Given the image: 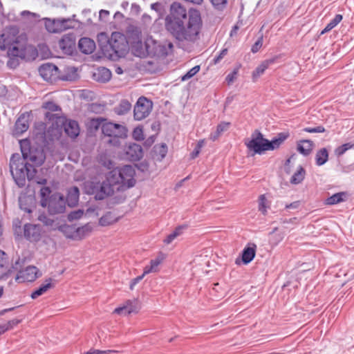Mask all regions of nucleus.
Wrapping results in <instances>:
<instances>
[{
    "label": "nucleus",
    "instance_id": "1",
    "mask_svg": "<svg viewBox=\"0 0 354 354\" xmlns=\"http://www.w3.org/2000/svg\"><path fill=\"white\" fill-rule=\"evenodd\" d=\"M166 30L180 41H194L202 26L201 13L196 9L186 8L179 2H173L165 17Z\"/></svg>",
    "mask_w": 354,
    "mask_h": 354
},
{
    "label": "nucleus",
    "instance_id": "2",
    "mask_svg": "<svg viewBox=\"0 0 354 354\" xmlns=\"http://www.w3.org/2000/svg\"><path fill=\"white\" fill-rule=\"evenodd\" d=\"M136 172L131 165L116 167L106 174L102 181H91L86 186V193L101 201L113 194L115 189L123 191L135 185Z\"/></svg>",
    "mask_w": 354,
    "mask_h": 354
},
{
    "label": "nucleus",
    "instance_id": "3",
    "mask_svg": "<svg viewBox=\"0 0 354 354\" xmlns=\"http://www.w3.org/2000/svg\"><path fill=\"white\" fill-rule=\"evenodd\" d=\"M26 43V34L19 33V29L15 26L5 28L0 35V49L7 50L9 56H23Z\"/></svg>",
    "mask_w": 354,
    "mask_h": 354
},
{
    "label": "nucleus",
    "instance_id": "4",
    "mask_svg": "<svg viewBox=\"0 0 354 354\" xmlns=\"http://www.w3.org/2000/svg\"><path fill=\"white\" fill-rule=\"evenodd\" d=\"M128 51L129 46L125 37L117 32L112 33L109 43L102 48L104 56L113 61L124 57Z\"/></svg>",
    "mask_w": 354,
    "mask_h": 354
},
{
    "label": "nucleus",
    "instance_id": "5",
    "mask_svg": "<svg viewBox=\"0 0 354 354\" xmlns=\"http://www.w3.org/2000/svg\"><path fill=\"white\" fill-rule=\"evenodd\" d=\"M51 189L49 187H43L40 189V205L43 207H47L51 215L64 213L66 209V201L64 195L56 192L50 194Z\"/></svg>",
    "mask_w": 354,
    "mask_h": 354
},
{
    "label": "nucleus",
    "instance_id": "6",
    "mask_svg": "<svg viewBox=\"0 0 354 354\" xmlns=\"http://www.w3.org/2000/svg\"><path fill=\"white\" fill-rule=\"evenodd\" d=\"M35 166L36 165L28 160L21 159L19 153L12 154L10 160V169L13 178L18 172L20 175H26L28 178H32L36 173Z\"/></svg>",
    "mask_w": 354,
    "mask_h": 354
},
{
    "label": "nucleus",
    "instance_id": "7",
    "mask_svg": "<svg viewBox=\"0 0 354 354\" xmlns=\"http://www.w3.org/2000/svg\"><path fill=\"white\" fill-rule=\"evenodd\" d=\"M147 56L155 57H165L169 55L173 48L171 42H160L152 38L147 37Z\"/></svg>",
    "mask_w": 354,
    "mask_h": 354
},
{
    "label": "nucleus",
    "instance_id": "8",
    "mask_svg": "<svg viewBox=\"0 0 354 354\" xmlns=\"http://www.w3.org/2000/svg\"><path fill=\"white\" fill-rule=\"evenodd\" d=\"M21 151L24 160H28L37 167L44 162L46 156L44 151L30 147L26 140L21 142Z\"/></svg>",
    "mask_w": 354,
    "mask_h": 354
},
{
    "label": "nucleus",
    "instance_id": "9",
    "mask_svg": "<svg viewBox=\"0 0 354 354\" xmlns=\"http://www.w3.org/2000/svg\"><path fill=\"white\" fill-rule=\"evenodd\" d=\"M23 263L24 261L21 262V259L19 258L18 260L15 261V264L12 265L13 269L16 270H19L18 274L15 277V280L19 283L34 281L37 278H38V269L35 266H30L24 270H21V263Z\"/></svg>",
    "mask_w": 354,
    "mask_h": 354
},
{
    "label": "nucleus",
    "instance_id": "10",
    "mask_svg": "<svg viewBox=\"0 0 354 354\" xmlns=\"http://www.w3.org/2000/svg\"><path fill=\"white\" fill-rule=\"evenodd\" d=\"M245 145L248 149L252 151L255 154L261 155L266 151L269 150L267 139L264 138L263 134L257 130L252 135L251 140Z\"/></svg>",
    "mask_w": 354,
    "mask_h": 354
},
{
    "label": "nucleus",
    "instance_id": "11",
    "mask_svg": "<svg viewBox=\"0 0 354 354\" xmlns=\"http://www.w3.org/2000/svg\"><path fill=\"white\" fill-rule=\"evenodd\" d=\"M39 73L46 81L54 82L59 78V68L51 63H45L39 66Z\"/></svg>",
    "mask_w": 354,
    "mask_h": 354
},
{
    "label": "nucleus",
    "instance_id": "12",
    "mask_svg": "<svg viewBox=\"0 0 354 354\" xmlns=\"http://www.w3.org/2000/svg\"><path fill=\"white\" fill-rule=\"evenodd\" d=\"M101 129L104 138L116 135H126L127 133V129L124 126L112 122L102 124Z\"/></svg>",
    "mask_w": 354,
    "mask_h": 354
},
{
    "label": "nucleus",
    "instance_id": "13",
    "mask_svg": "<svg viewBox=\"0 0 354 354\" xmlns=\"http://www.w3.org/2000/svg\"><path fill=\"white\" fill-rule=\"evenodd\" d=\"M31 113L32 112H24L17 118L13 131L15 136H20L28 130Z\"/></svg>",
    "mask_w": 354,
    "mask_h": 354
},
{
    "label": "nucleus",
    "instance_id": "14",
    "mask_svg": "<svg viewBox=\"0 0 354 354\" xmlns=\"http://www.w3.org/2000/svg\"><path fill=\"white\" fill-rule=\"evenodd\" d=\"M71 20L68 19H57L53 21L48 20L46 22V28L50 32H58L65 30L70 28L68 23Z\"/></svg>",
    "mask_w": 354,
    "mask_h": 354
},
{
    "label": "nucleus",
    "instance_id": "15",
    "mask_svg": "<svg viewBox=\"0 0 354 354\" xmlns=\"http://www.w3.org/2000/svg\"><path fill=\"white\" fill-rule=\"evenodd\" d=\"M25 238L31 241H38L41 238V227L39 225L26 223L24 226Z\"/></svg>",
    "mask_w": 354,
    "mask_h": 354
},
{
    "label": "nucleus",
    "instance_id": "16",
    "mask_svg": "<svg viewBox=\"0 0 354 354\" xmlns=\"http://www.w3.org/2000/svg\"><path fill=\"white\" fill-rule=\"evenodd\" d=\"M127 159L130 161H138L143 156L142 147L136 143H129L125 149Z\"/></svg>",
    "mask_w": 354,
    "mask_h": 354
},
{
    "label": "nucleus",
    "instance_id": "17",
    "mask_svg": "<svg viewBox=\"0 0 354 354\" xmlns=\"http://www.w3.org/2000/svg\"><path fill=\"white\" fill-rule=\"evenodd\" d=\"M257 245L253 243H249L243 250L241 253V259L244 264L250 263L255 257Z\"/></svg>",
    "mask_w": 354,
    "mask_h": 354
},
{
    "label": "nucleus",
    "instance_id": "18",
    "mask_svg": "<svg viewBox=\"0 0 354 354\" xmlns=\"http://www.w3.org/2000/svg\"><path fill=\"white\" fill-rule=\"evenodd\" d=\"M147 38L143 42L142 41H137L131 45L132 53L139 57H147Z\"/></svg>",
    "mask_w": 354,
    "mask_h": 354
},
{
    "label": "nucleus",
    "instance_id": "19",
    "mask_svg": "<svg viewBox=\"0 0 354 354\" xmlns=\"http://www.w3.org/2000/svg\"><path fill=\"white\" fill-rule=\"evenodd\" d=\"M80 198V189L77 187L73 186L68 189L67 196L65 198L66 203L69 207H75L78 204Z\"/></svg>",
    "mask_w": 354,
    "mask_h": 354
},
{
    "label": "nucleus",
    "instance_id": "20",
    "mask_svg": "<svg viewBox=\"0 0 354 354\" xmlns=\"http://www.w3.org/2000/svg\"><path fill=\"white\" fill-rule=\"evenodd\" d=\"M138 301L137 300H128L126 302V305L116 308L114 310V313L117 314H122L124 313L125 315H129L132 313H136L138 311Z\"/></svg>",
    "mask_w": 354,
    "mask_h": 354
},
{
    "label": "nucleus",
    "instance_id": "21",
    "mask_svg": "<svg viewBox=\"0 0 354 354\" xmlns=\"http://www.w3.org/2000/svg\"><path fill=\"white\" fill-rule=\"evenodd\" d=\"M78 47L83 53L91 54L95 49V43L90 38L83 37L80 39Z\"/></svg>",
    "mask_w": 354,
    "mask_h": 354
},
{
    "label": "nucleus",
    "instance_id": "22",
    "mask_svg": "<svg viewBox=\"0 0 354 354\" xmlns=\"http://www.w3.org/2000/svg\"><path fill=\"white\" fill-rule=\"evenodd\" d=\"M55 280L52 278H48L45 280L44 283L41 284L38 288L35 290L31 293V298L33 299H37L38 297L42 295L44 293H45L48 289L53 288L54 286V284L53 283V281Z\"/></svg>",
    "mask_w": 354,
    "mask_h": 354
},
{
    "label": "nucleus",
    "instance_id": "23",
    "mask_svg": "<svg viewBox=\"0 0 354 354\" xmlns=\"http://www.w3.org/2000/svg\"><path fill=\"white\" fill-rule=\"evenodd\" d=\"M288 136L289 135L288 133L281 132L278 133L277 136L270 141L267 139L268 149L274 150L278 149L280 145L288 138Z\"/></svg>",
    "mask_w": 354,
    "mask_h": 354
},
{
    "label": "nucleus",
    "instance_id": "24",
    "mask_svg": "<svg viewBox=\"0 0 354 354\" xmlns=\"http://www.w3.org/2000/svg\"><path fill=\"white\" fill-rule=\"evenodd\" d=\"M64 131L69 137L75 138L80 134L79 124L75 120H69L64 124Z\"/></svg>",
    "mask_w": 354,
    "mask_h": 354
},
{
    "label": "nucleus",
    "instance_id": "25",
    "mask_svg": "<svg viewBox=\"0 0 354 354\" xmlns=\"http://www.w3.org/2000/svg\"><path fill=\"white\" fill-rule=\"evenodd\" d=\"M277 57H273L272 59H266L263 61L252 73V78L254 81L259 77L268 66L275 62Z\"/></svg>",
    "mask_w": 354,
    "mask_h": 354
},
{
    "label": "nucleus",
    "instance_id": "26",
    "mask_svg": "<svg viewBox=\"0 0 354 354\" xmlns=\"http://www.w3.org/2000/svg\"><path fill=\"white\" fill-rule=\"evenodd\" d=\"M153 108V102L146 97L138 98L135 104L133 111H151Z\"/></svg>",
    "mask_w": 354,
    "mask_h": 354
},
{
    "label": "nucleus",
    "instance_id": "27",
    "mask_svg": "<svg viewBox=\"0 0 354 354\" xmlns=\"http://www.w3.org/2000/svg\"><path fill=\"white\" fill-rule=\"evenodd\" d=\"M59 230L66 236V238L76 241V225L64 224L60 225Z\"/></svg>",
    "mask_w": 354,
    "mask_h": 354
},
{
    "label": "nucleus",
    "instance_id": "28",
    "mask_svg": "<svg viewBox=\"0 0 354 354\" xmlns=\"http://www.w3.org/2000/svg\"><path fill=\"white\" fill-rule=\"evenodd\" d=\"M348 197V194L346 192H341L336 193L326 200V204L328 205H333L339 203L346 201Z\"/></svg>",
    "mask_w": 354,
    "mask_h": 354
},
{
    "label": "nucleus",
    "instance_id": "29",
    "mask_svg": "<svg viewBox=\"0 0 354 354\" xmlns=\"http://www.w3.org/2000/svg\"><path fill=\"white\" fill-rule=\"evenodd\" d=\"M94 79L100 82H106L111 77V71L106 68H100L93 73Z\"/></svg>",
    "mask_w": 354,
    "mask_h": 354
},
{
    "label": "nucleus",
    "instance_id": "30",
    "mask_svg": "<svg viewBox=\"0 0 354 354\" xmlns=\"http://www.w3.org/2000/svg\"><path fill=\"white\" fill-rule=\"evenodd\" d=\"M313 142L310 140H301L297 144V151L304 156H308L313 150Z\"/></svg>",
    "mask_w": 354,
    "mask_h": 354
},
{
    "label": "nucleus",
    "instance_id": "31",
    "mask_svg": "<svg viewBox=\"0 0 354 354\" xmlns=\"http://www.w3.org/2000/svg\"><path fill=\"white\" fill-rule=\"evenodd\" d=\"M93 230V226L86 223L81 227L76 226V241L82 240L90 235Z\"/></svg>",
    "mask_w": 354,
    "mask_h": 354
},
{
    "label": "nucleus",
    "instance_id": "32",
    "mask_svg": "<svg viewBox=\"0 0 354 354\" xmlns=\"http://www.w3.org/2000/svg\"><path fill=\"white\" fill-rule=\"evenodd\" d=\"M328 151L326 148L319 149L315 154V164L317 166H322L328 160Z\"/></svg>",
    "mask_w": 354,
    "mask_h": 354
},
{
    "label": "nucleus",
    "instance_id": "33",
    "mask_svg": "<svg viewBox=\"0 0 354 354\" xmlns=\"http://www.w3.org/2000/svg\"><path fill=\"white\" fill-rule=\"evenodd\" d=\"M153 152L155 153V158L161 161L167 153V146L165 143H162L160 145H156L153 147Z\"/></svg>",
    "mask_w": 354,
    "mask_h": 354
},
{
    "label": "nucleus",
    "instance_id": "34",
    "mask_svg": "<svg viewBox=\"0 0 354 354\" xmlns=\"http://www.w3.org/2000/svg\"><path fill=\"white\" fill-rule=\"evenodd\" d=\"M305 174V169L301 166H299L297 171L291 177L290 183L295 185L301 183L304 179Z\"/></svg>",
    "mask_w": 354,
    "mask_h": 354
},
{
    "label": "nucleus",
    "instance_id": "35",
    "mask_svg": "<svg viewBox=\"0 0 354 354\" xmlns=\"http://www.w3.org/2000/svg\"><path fill=\"white\" fill-rule=\"evenodd\" d=\"M116 218L111 212H107L99 219V224L101 226H107L116 221Z\"/></svg>",
    "mask_w": 354,
    "mask_h": 354
},
{
    "label": "nucleus",
    "instance_id": "36",
    "mask_svg": "<svg viewBox=\"0 0 354 354\" xmlns=\"http://www.w3.org/2000/svg\"><path fill=\"white\" fill-rule=\"evenodd\" d=\"M161 261L162 259L158 257L151 260L150 265L145 267L144 274L157 272L158 267L160 264Z\"/></svg>",
    "mask_w": 354,
    "mask_h": 354
},
{
    "label": "nucleus",
    "instance_id": "37",
    "mask_svg": "<svg viewBox=\"0 0 354 354\" xmlns=\"http://www.w3.org/2000/svg\"><path fill=\"white\" fill-rule=\"evenodd\" d=\"M342 19L341 15H336L335 17L327 24L325 28L321 32V35H323L335 28Z\"/></svg>",
    "mask_w": 354,
    "mask_h": 354
},
{
    "label": "nucleus",
    "instance_id": "38",
    "mask_svg": "<svg viewBox=\"0 0 354 354\" xmlns=\"http://www.w3.org/2000/svg\"><path fill=\"white\" fill-rule=\"evenodd\" d=\"M126 135H116L111 137H105V142L112 146L117 147L120 145V139L125 138Z\"/></svg>",
    "mask_w": 354,
    "mask_h": 354
},
{
    "label": "nucleus",
    "instance_id": "39",
    "mask_svg": "<svg viewBox=\"0 0 354 354\" xmlns=\"http://www.w3.org/2000/svg\"><path fill=\"white\" fill-rule=\"evenodd\" d=\"M41 107L46 111H62V108L53 101L44 102Z\"/></svg>",
    "mask_w": 354,
    "mask_h": 354
},
{
    "label": "nucleus",
    "instance_id": "40",
    "mask_svg": "<svg viewBox=\"0 0 354 354\" xmlns=\"http://www.w3.org/2000/svg\"><path fill=\"white\" fill-rule=\"evenodd\" d=\"M38 220L48 227H52L54 223V220L48 217L45 213L40 214L38 216Z\"/></svg>",
    "mask_w": 354,
    "mask_h": 354
},
{
    "label": "nucleus",
    "instance_id": "41",
    "mask_svg": "<svg viewBox=\"0 0 354 354\" xmlns=\"http://www.w3.org/2000/svg\"><path fill=\"white\" fill-rule=\"evenodd\" d=\"M266 202L267 199L266 196L264 195H261L259 199V210L264 215L267 212Z\"/></svg>",
    "mask_w": 354,
    "mask_h": 354
},
{
    "label": "nucleus",
    "instance_id": "42",
    "mask_svg": "<svg viewBox=\"0 0 354 354\" xmlns=\"http://www.w3.org/2000/svg\"><path fill=\"white\" fill-rule=\"evenodd\" d=\"M133 138L138 141H141L145 139L142 128L140 127H136L132 133Z\"/></svg>",
    "mask_w": 354,
    "mask_h": 354
},
{
    "label": "nucleus",
    "instance_id": "43",
    "mask_svg": "<svg viewBox=\"0 0 354 354\" xmlns=\"http://www.w3.org/2000/svg\"><path fill=\"white\" fill-rule=\"evenodd\" d=\"M200 71V66H195L191 68L185 75H184L181 80L186 81L194 76Z\"/></svg>",
    "mask_w": 354,
    "mask_h": 354
},
{
    "label": "nucleus",
    "instance_id": "44",
    "mask_svg": "<svg viewBox=\"0 0 354 354\" xmlns=\"http://www.w3.org/2000/svg\"><path fill=\"white\" fill-rule=\"evenodd\" d=\"M109 39L107 35L104 32H101L97 35V40L99 43V46L102 50L103 46L109 43Z\"/></svg>",
    "mask_w": 354,
    "mask_h": 354
},
{
    "label": "nucleus",
    "instance_id": "45",
    "mask_svg": "<svg viewBox=\"0 0 354 354\" xmlns=\"http://www.w3.org/2000/svg\"><path fill=\"white\" fill-rule=\"evenodd\" d=\"M83 214L84 212L81 209L73 211L68 214V218L69 221L77 220L83 216Z\"/></svg>",
    "mask_w": 354,
    "mask_h": 354
},
{
    "label": "nucleus",
    "instance_id": "46",
    "mask_svg": "<svg viewBox=\"0 0 354 354\" xmlns=\"http://www.w3.org/2000/svg\"><path fill=\"white\" fill-rule=\"evenodd\" d=\"M304 131L308 133H323L325 131V129L322 126H317L315 127H306Z\"/></svg>",
    "mask_w": 354,
    "mask_h": 354
},
{
    "label": "nucleus",
    "instance_id": "47",
    "mask_svg": "<svg viewBox=\"0 0 354 354\" xmlns=\"http://www.w3.org/2000/svg\"><path fill=\"white\" fill-rule=\"evenodd\" d=\"M212 5L218 10H221L227 3V0H209Z\"/></svg>",
    "mask_w": 354,
    "mask_h": 354
},
{
    "label": "nucleus",
    "instance_id": "48",
    "mask_svg": "<svg viewBox=\"0 0 354 354\" xmlns=\"http://www.w3.org/2000/svg\"><path fill=\"white\" fill-rule=\"evenodd\" d=\"M131 104L127 100H122L120 103L119 111H130Z\"/></svg>",
    "mask_w": 354,
    "mask_h": 354
},
{
    "label": "nucleus",
    "instance_id": "49",
    "mask_svg": "<svg viewBox=\"0 0 354 354\" xmlns=\"http://www.w3.org/2000/svg\"><path fill=\"white\" fill-rule=\"evenodd\" d=\"M263 44V37H261L252 46L251 50L253 53H257Z\"/></svg>",
    "mask_w": 354,
    "mask_h": 354
},
{
    "label": "nucleus",
    "instance_id": "50",
    "mask_svg": "<svg viewBox=\"0 0 354 354\" xmlns=\"http://www.w3.org/2000/svg\"><path fill=\"white\" fill-rule=\"evenodd\" d=\"M15 182L19 186V187H23L24 185H25V176H22V175H20V173L18 172V174H15Z\"/></svg>",
    "mask_w": 354,
    "mask_h": 354
},
{
    "label": "nucleus",
    "instance_id": "51",
    "mask_svg": "<svg viewBox=\"0 0 354 354\" xmlns=\"http://www.w3.org/2000/svg\"><path fill=\"white\" fill-rule=\"evenodd\" d=\"M116 352L117 351H114V350H104V351L90 350L84 354H109V353H116Z\"/></svg>",
    "mask_w": 354,
    "mask_h": 354
},
{
    "label": "nucleus",
    "instance_id": "52",
    "mask_svg": "<svg viewBox=\"0 0 354 354\" xmlns=\"http://www.w3.org/2000/svg\"><path fill=\"white\" fill-rule=\"evenodd\" d=\"M230 126V122H223L218 124L216 129L223 133L229 129Z\"/></svg>",
    "mask_w": 354,
    "mask_h": 354
},
{
    "label": "nucleus",
    "instance_id": "53",
    "mask_svg": "<svg viewBox=\"0 0 354 354\" xmlns=\"http://www.w3.org/2000/svg\"><path fill=\"white\" fill-rule=\"evenodd\" d=\"M150 112H133L134 118L140 120L149 116Z\"/></svg>",
    "mask_w": 354,
    "mask_h": 354
},
{
    "label": "nucleus",
    "instance_id": "54",
    "mask_svg": "<svg viewBox=\"0 0 354 354\" xmlns=\"http://www.w3.org/2000/svg\"><path fill=\"white\" fill-rule=\"evenodd\" d=\"M145 275V274H144L143 273L142 275L138 276L137 277L132 279L129 286L130 289L133 290L134 288V286L143 279Z\"/></svg>",
    "mask_w": 354,
    "mask_h": 354
},
{
    "label": "nucleus",
    "instance_id": "55",
    "mask_svg": "<svg viewBox=\"0 0 354 354\" xmlns=\"http://www.w3.org/2000/svg\"><path fill=\"white\" fill-rule=\"evenodd\" d=\"M187 228V225H179L177 227H176V229L174 230V231L173 232L178 237V236L181 235L183 234V230Z\"/></svg>",
    "mask_w": 354,
    "mask_h": 354
},
{
    "label": "nucleus",
    "instance_id": "56",
    "mask_svg": "<svg viewBox=\"0 0 354 354\" xmlns=\"http://www.w3.org/2000/svg\"><path fill=\"white\" fill-rule=\"evenodd\" d=\"M334 152H335V154L337 157H340V156H342L343 154H344L346 152V150L345 149L344 145H342L341 146H339L338 147H337L335 149Z\"/></svg>",
    "mask_w": 354,
    "mask_h": 354
},
{
    "label": "nucleus",
    "instance_id": "57",
    "mask_svg": "<svg viewBox=\"0 0 354 354\" xmlns=\"http://www.w3.org/2000/svg\"><path fill=\"white\" fill-rule=\"evenodd\" d=\"M222 134L218 130L216 129L214 132H212L209 135V139L212 141H216Z\"/></svg>",
    "mask_w": 354,
    "mask_h": 354
},
{
    "label": "nucleus",
    "instance_id": "58",
    "mask_svg": "<svg viewBox=\"0 0 354 354\" xmlns=\"http://www.w3.org/2000/svg\"><path fill=\"white\" fill-rule=\"evenodd\" d=\"M222 134L218 130L216 129L214 132H212L209 135V139L212 141H216Z\"/></svg>",
    "mask_w": 354,
    "mask_h": 354
},
{
    "label": "nucleus",
    "instance_id": "59",
    "mask_svg": "<svg viewBox=\"0 0 354 354\" xmlns=\"http://www.w3.org/2000/svg\"><path fill=\"white\" fill-rule=\"evenodd\" d=\"M20 323V320L17 319H13L12 320L8 321L6 323V325L8 326L9 330L12 328L14 326H17Z\"/></svg>",
    "mask_w": 354,
    "mask_h": 354
},
{
    "label": "nucleus",
    "instance_id": "60",
    "mask_svg": "<svg viewBox=\"0 0 354 354\" xmlns=\"http://www.w3.org/2000/svg\"><path fill=\"white\" fill-rule=\"evenodd\" d=\"M177 236L175 235L174 232L169 234L164 240V243L166 244L171 243Z\"/></svg>",
    "mask_w": 354,
    "mask_h": 354
},
{
    "label": "nucleus",
    "instance_id": "61",
    "mask_svg": "<svg viewBox=\"0 0 354 354\" xmlns=\"http://www.w3.org/2000/svg\"><path fill=\"white\" fill-rule=\"evenodd\" d=\"M151 129L155 131L156 133H158V131L160 129V123L159 121H155L153 122L151 125Z\"/></svg>",
    "mask_w": 354,
    "mask_h": 354
},
{
    "label": "nucleus",
    "instance_id": "62",
    "mask_svg": "<svg viewBox=\"0 0 354 354\" xmlns=\"http://www.w3.org/2000/svg\"><path fill=\"white\" fill-rule=\"evenodd\" d=\"M227 50L226 48L222 50L219 55L214 59L215 63L218 62L221 59H223V57L227 54Z\"/></svg>",
    "mask_w": 354,
    "mask_h": 354
},
{
    "label": "nucleus",
    "instance_id": "63",
    "mask_svg": "<svg viewBox=\"0 0 354 354\" xmlns=\"http://www.w3.org/2000/svg\"><path fill=\"white\" fill-rule=\"evenodd\" d=\"M299 206V202L295 201L290 204L286 205V209H297V208H298Z\"/></svg>",
    "mask_w": 354,
    "mask_h": 354
},
{
    "label": "nucleus",
    "instance_id": "64",
    "mask_svg": "<svg viewBox=\"0 0 354 354\" xmlns=\"http://www.w3.org/2000/svg\"><path fill=\"white\" fill-rule=\"evenodd\" d=\"M236 74L237 72L234 71L227 76L226 80L228 82V83L232 82L234 81V79L236 77Z\"/></svg>",
    "mask_w": 354,
    "mask_h": 354
}]
</instances>
